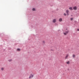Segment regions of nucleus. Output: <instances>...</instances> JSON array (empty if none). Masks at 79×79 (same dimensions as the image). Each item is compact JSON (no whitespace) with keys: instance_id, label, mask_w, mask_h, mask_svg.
Returning a JSON list of instances; mask_svg holds the SVG:
<instances>
[{"instance_id":"1","label":"nucleus","mask_w":79,"mask_h":79,"mask_svg":"<svg viewBox=\"0 0 79 79\" xmlns=\"http://www.w3.org/2000/svg\"><path fill=\"white\" fill-rule=\"evenodd\" d=\"M66 13L67 15L68 16V15H69V10H66Z\"/></svg>"},{"instance_id":"2","label":"nucleus","mask_w":79,"mask_h":79,"mask_svg":"<svg viewBox=\"0 0 79 79\" xmlns=\"http://www.w3.org/2000/svg\"><path fill=\"white\" fill-rule=\"evenodd\" d=\"M68 32H69V31H68L64 33V34L66 35L68 34Z\"/></svg>"},{"instance_id":"3","label":"nucleus","mask_w":79,"mask_h":79,"mask_svg":"<svg viewBox=\"0 0 79 79\" xmlns=\"http://www.w3.org/2000/svg\"><path fill=\"white\" fill-rule=\"evenodd\" d=\"M69 56V55L68 54H67L66 55V56L65 58V59H67Z\"/></svg>"},{"instance_id":"4","label":"nucleus","mask_w":79,"mask_h":79,"mask_svg":"<svg viewBox=\"0 0 79 79\" xmlns=\"http://www.w3.org/2000/svg\"><path fill=\"white\" fill-rule=\"evenodd\" d=\"M73 9L74 10H77V7L76 6H75L73 7Z\"/></svg>"},{"instance_id":"5","label":"nucleus","mask_w":79,"mask_h":79,"mask_svg":"<svg viewBox=\"0 0 79 79\" xmlns=\"http://www.w3.org/2000/svg\"><path fill=\"white\" fill-rule=\"evenodd\" d=\"M33 77H34V76H33V75H32V74H31L29 77V78H32Z\"/></svg>"},{"instance_id":"6","label":"nucleus","mask_w":79,"mask_h":79,"mask_svg":"<svg viewBox=\"0 0 79 79\" xmlns=\"http://www.w3.org/2000/svg\"><path fill=\"white\" fill-rule=\"evenodd\" d=\"M52 22L54 23H55L56 22V19H53L52 21Z\"/></svg>"},{"instance_id":"7","label":"nucleus","mask_w":79,"mask_h":79,"mask_svg":"<svg viewBox=\"0 0 79 79\" xmlns=\"http://www.w3.org/2000/svg\"><path fill=\"white\" fill-rule=\"evenodd\" d=\"M69 9L70 10H73V8L72 7H69Z\"/></svg>"},{"instance_id":"8","label":"nucleus","mask_w":79,"mask_h":79,"mask_svg":"<svg viewBox=\"0 0 79 79\" xmlns=\"http://www.w3.org/2000/svg\"><path fill=\"white\" fill-rule=\"evenodd\" d=\"M59 21L61 22V21H62V19L60 18L59 19Z\"/></svg>"},{"instance_id":"9","label":"nucleus","mask_w":79,"mask_h":79,"mask_svg":"<svg viewBox=\"0 0 79 79\" xmlns=\"http://www.w3.org/2000/svg\"><path fill=\"white\" fill-rule=\"evenodd\" d=\"M66 63L68 64L70 63V62L69 61H68L66 62Z\"/></svg>"},{"instance_id":"10","label":"nucleus","mask_w":79,"mask_h":79,"mask_svg":"<svg viewBox=\"0 0 79 79\" xmlns=\"http://www.w3.org/2000/svg\"><path fill=\"white\" fill-rule=\"evenodd\" d=\"M32 10L33 11H35V8H33Z\"/></svg>"},{"instance_id":"11","label":"nucleus","mask_w":79,"mask_h":79,"mask_svg":"<svg viewBox=\"0 0 79 79\" xmlns=\"http://www.w3.org/2000/svg\"><path fill=\"white\" fill-rule=\"evenodd\" d=\"M17 50H18V51H20V50H21V49H20L18 48L17 49Z\"/></svg>"},{"instance_id":"12","label":"nucleus","mask_w":79,"mask_h":79,"mask_svg":"<svg viewBox=\"0 0 79 79\" xmlns=\"http://www.w3.org/2000/svg\"><path fill=\"white\" fill-rule=\"evenodd\" d=\"M1 70H2V71H3V70H4V68H1Z\"/></svg>"},{"instance_id":"13","label":"nucleus","mask_w":79,"mask_h":79,"mask_svg":"<svg viewBox=\"0 0 79 79\" xmlns=\"http://www.w3.org/2000/svg\"><path fill=\"white\" fill-rule=\"evenodd\" d=\"M12 59H10L9 60H8V61L10 62V61H12Z\"/></svg>"},{"instance_id":"14","label":"nucleus","mask_w":79,"mask_h":79,"mask_svg":"<svg viewBox=\"0 0 79 79\" xmlns=\"http://www.w3.org/2000/svg\"><path fill=\"white\" fill-rule=\"evenodd\" d=\"M73 58H74L75 56V55L74 54H73Z\"/></svg>"},{"instance_id":"15","label":"nucleus","mask_w":79,"mask_h":79,"mask_svg":"<svg viewBox=\"0 0 79 79\" xmlns=\"http://www.w3.org/2000/svg\"><path fill=\"white\" fill-rule=\"evenodd\" d=\"M70 19L71 20V21H72V20H73V18H71Z\"/></svg>"},{"instance_id":"16","label":"nucleus","mask_w":79,"mask_h":79,"mask_svg":"<svg viewBox=\"0 0 79 79\" xmlns=\"http://www.w3.org/2000/svg\"><path fill=\"white\" fill-rule=\"evenodd\" d=\"M43 44H45V41H43Z\"/></svg>"},{"instance_id":"17","label":"nucleus","mask_w":79,"mask_h":79,"mask_svg":"<svg viewBox=\"0 0 79 79\" xmlns=\"http://www.w3.org/2000/svg\"><path fill=\"white\" fill-rule=\"evenodd\" d=\"M64 16H66V13H64Z\"/></svg>"},{"instance_id":"18","label":"nucleus","mask_w":79,"mask_h":79,"mask_svg":"<svg viewBox=\"0 0 79 79\" xmlns=\"http://www.w3.org/2000/svg\"><path fill=\"white\" fill-rule=\"evenodd\" d=\"M77 31H79V29H77Z\"/></svg>"},{"instance_id":"19","label":"nucleus","mask_w":79,"mask_h":79,"mask_svg":"<svg viewBox=\"0 0 79 79\" xmlns=\"http://www.w3.org/2000/svg\"><path fill=\"white\" fill-rule=\"evenodd\" d=\"M58 31H60V30H58Z\"/></svg>"}]
</instances>
